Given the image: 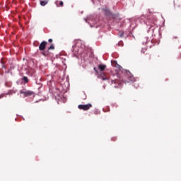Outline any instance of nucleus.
Instances as JSON below:
<instances>
[{"label":"nucleus","instance_id":"7ed1b4c3","mask_svg":"<svg viewBox=\"0 0 181 181\" xmlns=\"http://www.w3.org/2000/svg\"><path fill=\"white\" fill-rule=\"evenodd\" d=\"M111 63H112V66L113 67H115L118 70H120L122 69V66L117 64V61L115 60L112 61Z\"/></svg>","mask_w":181,"mask_h":181},{"label":"nucleus","instance_id":"f3484780","mask_svg":"<svg viewBox=\"0 0 181 181\" xmlns=\"http://www.w3.org/2000/svg\"><path fill=\"white\" fill-rule=\"evenodd\" d=\"M146 24H147L148 25H151V26H153L151 24H149V23H148H148H146Z\"/></svg>","mask_w":181,"mask_h":181},{"label":"nucleus","instance_id":"f03ea898","mask_svg":"<svg viewBox=\"0 0 181 181\" xmlns=\"http://www.w3.org/2000/svg\"><path fill=\"white\" fill-rule=\"evenodd\" d=\"M20 94H23L24 97H30V95H33V92L30 90H20Z\"/></svg>","mask_w":181,"mask_h":181},{"label":"nucleus","instance_id":"6e6552de","mask_svg":"<svg viewBox=\"0 0 181 181\" xmlns=\"http://www.w3.org/2000/svg\"><path fill=\"white\" fill-rule=\"evenodd\" d=\"M129 80V81L134 82V81H135V78L134 76H130Z\"/></svg>","mask_w":181,"mask_h":181},{"label":"nucleus","instance_id":"1a4fd4ad","mask_svg":"<svg viewBox=\"0 0 181 181\" xmlns=\"http://www.w3.org/2000/svg\"><path fill=\"white\" fill-rule=\"evenodd\" d=\"M23 80L25 81V83H28V79L27 76H24Z\"/></svg>","mask_w":181,"mask_h":181},{"label":"nucleus","instance_id":"0eeeda50","mask_svg":"<svg viewBox=\"0 0 181 181\" xmlns=\"http://www.w3.org/2000/svg\"><path fill=\"white\" fill-rule=\"evenodd\" d=\"M48 3V1H40V5L41 6H45Z\"/></svg>","mask_w":181,"mask_h":181},{"label":"nucleus","instance_id":"a211bd4d","mask_svg":"<svg viewBox=\"0 0 181 181\" xmlns=\"http://www.w3.org/2000/svg\"><path fill=\"white\" fill-rule=\"evenodd\" d=\"M1 63H4L2 59L1 60Z\"/></svg>","mask_w":181,"mask_h":181},{"label":"nucleus","instance_id":"9d476101","mask_svg":"<svg viewBox=\"0 0 181 181\" xmlns=\"http://www.w3.org/2000/svg\"><path fill=\"white\" fill-rule=\"evenodd\" d=\"M54 49V47L53 44H52V45H50V47L48 48V50Z\"/></svg>","mask_w":181,"mask_h":181},{"label":"nucleus","instance_id":"423d86ee","mask_svg":"<svg viewBox=\"0 0 181 181\" xmlns=\"http://www.w3.org/2000/svg\"><path fill=\"white\" fill-rule=\"evenodd\" d=\"M100 76L103 80H107V76L103 72H101Z\"/></svg>","mask_w":181,"mask_h":181},{"label":"nucleus","instance_id":"f257e3e1","mask_svg":"<svg viewBox=\"0 0 181 181\" xmlns=\"http://www.w3.org/2000/svg\"><path fill=\"white\" fill-rule=\"evenodd\" d=\"M79 110H83V111H88L90 108H92V105L88 103L87 105H78Z\"/></svg>","mask_w":181,"mask_h":181},{"label":"nucleus","instance_id":"9b49d317","mask_svg":"<svg viewBox=\"0 0 181 181\" xmlns=\"http://www.w3.org/2000/svg\"><path fill=\"white\" fill-rule=\"evenodd\" d=\"M57 6H61V7H62V6H64L63 1H61L59 2V5H57Z\"/></svg>","mask_w":181,"mask_h":181},{"label":"nucleus","instance_id":"2eb2a0df","mask_svg":"<svg viewBox=\"0 0 181 181\" xmlns=\"http://www.w3.org/2000/svg\"><path fill=\"white\" fill-rule=\"evenodd\" d=\"M124 35V33H122L121 34H120V37H122Z\"/></svg>","mask_w":181,"mask_h":181},{"label":"nucleus","instance_id":"ddd939ff","mask_svg":"<svg viewBox=\"0 0 181 181\" xmlns=\"http://www.w3.org/2000/svg\"><path fill=\"white\" fill-rule=\"evenodd\" d=\"M94 71H95L97 74H98V71L96 69L95 67H94Z\"/></svg>","mask_w":181,"mask_h":181},{"label":"nucleus","instance_id":"4468645a","mask_svg":"<svg viewBox=\"0 0 181 181\" xmlns=\"http://www.w3.org/2000/svg\"><path fill=\"white\" fill-rule=\"evenodd\" d=\"M48 41H49V42H52L53 40H52V39H49Z\"/></svg>","mask_w":181,"mask_h":181},{"label":"nucleus","instance_id":"dca6fc26","mask_svg":"<svg viewBox=\"0 0 181 181\" xmlns=\"http://www.w3.org/2000/svg\"><path fill=\"white\" fill-rule=\"evenodd\" d=\"M3 97H4V95H0V98H3Z\"/></svg>","mask_w":181,"mask_h":181},{"label":"nucleus","instance_id":"20e7f679","mask_svg":"<svg viewBox=\"0 0 181 181\" xmlns=\"http://www.w3.org/2000/svg\"><path fill=\"white\" fill-rule=\"evenodd\" d=\"M47 44V42H45V41L42 42L41 44L40 45V46H39V49L40 51L44 50L46 47Z\"/></svg>","mask_w":181,"mask_h":181},{"label":"nucleus","instance_id":"39448f33","mask_svg":"<svg viewBox=\"0 0 181 181\" xmlns=\"http://www.w3.org/2000/svg\"><path fill=\"white\" fill-rule=\"evenodd\" d=\"M98 69H99V70H100V71H104V70H105V69H106V65L100 64L98 66Z\"/></svg>","mask_w":181,"mask_h":181},{"label":"nucleus","instance_id":"f8f14e48","mask_svg":"<svg viewBox=\"0 0 181 181\" xmlns=\"http://www.w3.org/2000/svg\"><path fill=\"white\" fill-rule=\"evenodd\" d=\"M141 52L143 54H147V53H146V49H142Z\"/></svg>","mask_w":181,"mask_h":181},{"label":"nucleus","instance_id":"6ab92c4d","mask_svg":"<svg viewBox=\"0 0 181 181\" xmlns=\"http://www.w3.org/2000/svg\"><path fill=\"white\" fill-rule=\"evenodd\" d=\"M42 54H43L44 55H45V53H43V52H42Z\"/></svg>","mask_w":181,"mask_h":181}]
</instances>
